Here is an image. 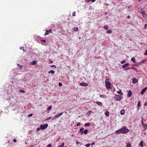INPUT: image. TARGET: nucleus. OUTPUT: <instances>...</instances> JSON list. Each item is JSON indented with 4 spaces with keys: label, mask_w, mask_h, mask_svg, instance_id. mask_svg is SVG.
Here are the masks:
<instances>
[{
    "label": "nucleus",
    "mask_w": 147,
    "mask_h": 147,
    "mask_svg": "<svg viewBox=\"0 0 147 147\" xmlns=\"http://www.w3.org/2000/svg\"><path fill=\"white\" fill-rule=\"evenodd\" d=\"M147 90V87H146L143 88L141 91V95H143L144 94V93L146 91V90Z\"/></svg>",
    "instance_id": "nucleus-6"
},
{
    "label": "nucleus",
    "mask_w": 147,
    "mask_h": 147,
    "mask_svg": "<svg viewBox=\"0 0 147 147\" xmlns=\"http://www.w3.org/2000/svg\"><path fill=\"white\" fill-rule=\"evenodd\" d=\"M129 65V63H126L122 65V67L123 68H125L127 67Z\"/></svg>",
    "instance_id": "nucleus-10"
},
{
    "label": "nucleus",
    "mask_w": 147,
    "mask_h": 147,
    "mask_svg": "<svg viewBox=\"0 0 147 147\" xmlns=\"http://www.w3.org/2000/svg\"><path fill=\"white\" fill-rule=\"evenodd\" d=\"M145 60L144 59L142 60L139 63V65L140 64V63H144V61Z\"/></svg>",
    "instance_id": "nucleus-37"
},
{
    "label": "nucleus",
    "mask_w": 147,
    "mask_h": 147,
    "mask_svg": "<svg viewBox=\"0 0 147 147\" xmlns=\"http://www.w3.org/2000/svg\"><path fill=\"white\" fill-rule=\"evenodd\" d=\"M142 120H143V119H142V125H143V126L144 127L145 129H146L147 128V124H144V125L143 124V122Z\"/></svg>",
    "instance_id": "nucleus-11"
},
{
    "label": "nucleus",
    "mask_w": 147,
    "mask_h": 147,
    "mask_svg": "<svg viewBox=\"0 0 147 147\" xmlns=\"http://www.w3.org/2000/svg\"><path fill=\"white\" fill-rule=\"evenodd\" d=\"M141 13L142 14V16L143 17H144V16L145 14V12L144 11H141Z\"/></svg>",
    "instance_id": "nucleus-18"
},
{
    "label": "nucleus",
    "mask_w": 147,
    "mask_h": 147,
    "mask_svg": "<svg viewBox=\"0 0 147 147\" xmlns=\"http://www.w3.org/2000/svg\"><path fill=\"white\" fill-rule=\"evenodd\" d=\"M50 63H52L53 62V61L51 60V61H50Z\"/></svg>",
    "instance_id": "nucleus-62"
},
{
    "label": "nucleus",
    "mask_w": 147,
    "mask_h": 147,
    "mask_svg": "<svg viewBox=\"0 0 147 147\" xmlns=\"http://www.w3.org/2000/svg\"><path fill=\"white\" fill-rule=\"evenodd\" d=\"M129 129L126 126H124L122 128L117 130L115 131L116 134H126L129 131Z\"/></svg>",
    "instance_id": "nucleus-1"
},
{
    "label": "nucleus",
    "mask_w": 147,
    "mask_h": 147,
    "mask_svg": "<svg viewBox=\"0 0 147 147\" xmlns=\"http://www.w3.org/2000/svg\"><path fill=\"white\" fill-rule=\"evenodd\" d=\"M64 144H65L64 143H63L61 145H62L63 146V147H64Z\"/></svg>",
    "instance_id": "nucleus-56"
},
{
    "label": "nucleus",
    "mask_w": 147,
    "mask_h": 147,
    "mask_svg": "<svg viewBox=\"0 0 147 147\" xmlns=\"http://www.w3.org/2000/svg\"><path fill=\"white\" fill-rule=\"evenodd\" d=\"M65 147H67V146H65Z\"/></svg>",
    "instance_id": "nucleus-64"
},
{
    "label": "nucleus",
    "mask_w": 147,
    "mask_h": 147,
    "mask_svg": "<svg viewBox=\"0 0 147 147\" xmlns=\"http://www.w3.org/2000/svg\"><path fill=\"white\" fill-rule=\"evenodd\" d=\"M40 128L38 127L36 129V131H38L40 130Z\"/></svg>",
    "instance_id": "nucleus-51"
},
{
    "label": "nucleus",
    "mask_w": 147,
    "mask_h": 147,
    "mask_svg": "<svg viewBox=\"0 0 147 147\" xmlns=\"http://www.w3.org/2000/svg\"><path fill=\"white\" fill-rule=\"evenodd\" d=\"M79 85L80 86H87L88 85V84L85 82L80 83L79 84Z\"/></svg>",
    "instance_id": "nucleus-7"
},
{
    "label": "nucleus",
    "mask_w": 147,
    "mask_h": 147,
    "mask_svg": "<svg viewBox=\"0 0 147 147\" xmlns=\"http://www.w3.org/2000/svg\"><path fill=\"white\" fill-rule=\"evenodd\" d=\"M125 61H126L125 60H122L121 62V63L122 64H124L125 63Z\"/></svg>",
    "instance_id": "nucleus-30"
},
{
    "label": "nucleus",
    "mask_w": 147,
    "mask_h": 147,
    "mask_svg": "<svg viewBox=\"0 0 147 147\" xmlns=\"http://www.w3.org/2000/svg\"><path fill=\"white\" fill-rule=\"evenodd\" d=\"M80 125V122L78 123L77 124V126H79Z\"/></svg>",
    "instance_id": "nucleus-43"
},
{
    "label": "nucleus",
    "mask_w": 147,
    "mask_h": 147,
    "mask_svg": "<svg viewBox=\"0 0 147 147\" xmlns=\"http://www.w3.org/2000/svg\"><path fill=\"white\" fill-rule=\"evenodd\" d=\"M94 144H95V143H94V142H93L91 144V145H94Z\"/></svg>",
    "instance_id": "nucleus-57"
},
{
    "label": "nucleus",
    "mask_w": 147,
    "mask_h": 147,
    "mask_svg": "<svg viewBox=\"0 0 147 147\" xmlns=\"http://www.w3.org/2000/svg\"><path fill=\"white\" fill-rule=\"evenodd\" d=\"M84 129V128H80V130L81 131V134H83V130Z\"/></svg>",
    "instance_id": "nucleus-27"
},
{
    "label": "nucleus",
    "mask_w": 147,
    "mask_h": 147,
    "mask_svg": "<svg viewBox=\"0 0 147 147\" xmlns=\"http://www.w3.org/2000/svg\"><path fill=\"white\" fill-rule=\"evenodd\" d=\"M96 0H91V1H92V2H94Z\"/></svg>",
    "instance_id": "nucleus-59"
},
{
    "label": "nucleus",
    "mask_w": 147,
    "mask_h": 147,
    "mask_svg": "<svg viewBox=\"0 0 147 147\" xmlns=\"http://www.w3.org/2000/svg\"><path fill=\"white\" fill-rule=\"evenodd\" d=\"M62 85V84L61 83L59 82V86H61Z\"/></svg>",
    "instance_id": "nucleus-40"
},
{
    "label": "nucleus",
    "mask_w": 147,
    "mask_h": 147,
    "mask_svg": "<svg viewBox=\"0 0 147 147\" xmlns=\"http://www.w3.org/2000/svg\"><path fill=\"white\" fill-rule=\"evenodd\" d=\"M105 115L106 116L108 117L109 115V112L108 111H106L105 113Z\"/></svg>",
    "instance_id": "nucleus-20"
},
{
    "label": "nucleus",
    "mask_w": 147,
    "mask_h": 147,
    "mask_svg": "<svg viewBox=\"0 0 147 147\" xmlns=\"http://www.w3.org/2000/svg\"><path fill=\"white\" fill-rule=\"evenodd\" d=\"M96 103L97 104H98L99 105H101V102H96Z\"/></svg>",
    "instance_id": "nucleus-31"
},
{
    "label": "nucleus",
    "mask_w": 147,
    "mask_h": 147,
    "mask_svg": "<svg viewBox=\"0 0 147 147\" xmlns=\"http://www.w3.org/2000/svg\"><path fill=\"white\" fill-rule=\"evenodd\" d=\"M102 98H106V97L105 96V95H102Z\"/></svg>",
    "instance_id": "nucleus-44"
},
{
    "label": "nucleus",
    "mask_w": 147,
    "mask_h": 147,
    "mask_svg": "<svg viewBox=\"0 0 147 147\" xmlns=\"http://www.w3.org/2000/svg\"><path fill=\"white\" fill-rule=\"evenodd\" d=\"M140 103H141V102L140 101H139L138 102V103L137 104V106L138 107V109H139V108L140 105Z\"/></svg>",
    "instance_id": "nucleus-23"
},
{
    "label": "nucleus",
    "mask_w": 147,
    "mask_h": 147,
    "mask_svg": "<svg viewBox=\"0 0 147 147\" xmlns=\"http://www.w3.org/2000/svg\"><path fill=\"white\" fill-rule=\"evenodd\" d=\"M52 146L51 144H49L47 145V147H51Z\"/></svg>",
    "instance_id": "nucleus-39"
},
{
    "label": "nucleus",
    "mask_w": 147,
    "mask_h": 147,
    "mask_svg": "<svg viewBox=\"0 0 147 147\" xmlns=\"http://www.w3.org/2000/svg\"><path fill=\"white\" fill-rule=\"evenodd\" d=\"M22 50H23V51L24 52V47H22Z\"/></svg>",
    "instance_id": "nucleus-61"
},
{
    "label": "nucleus",
    "mask_w": 147,
    "mask_h": 147,
    "mask_svg": "<svg viewBox=\"0 0 147 147\" xmlns=\"http://www.w3.org/2000/svg\"><path fill=\"white\" fill-rule=\"evenodd\" d=\"M130 69H134L137 72H138V69L136 68L135 67H130Z\"/></svg>",
    "instance_id": "nucleus-15"
},
{
    "label": "nucleus",
    "mask_w": 147,
    "mask_h": 147,
    "mask_svg": "<svg viewBox=\"0 0 147 147\" xmlns=\"http://www.w3.org/2000/svg\"><path fill=\"white\" fill-rule=\"evenodd\" d=\"M50 67H55V68L56 67L55 65H50Z\"/></svg>",
    "instance_id": "nucleus-42"
},
{
    "label": "nucleus",
    "mask_w": 147,
    "mask_h": 147,
    "mask_svg": "<svg viewBox=\"0 0 147 147\" xmlns=\"http://www.w3.org/2000/svg\"><path fill=\"white\" fill-rule=\"evenodd\" d=\"M52 108V106H50L47 109V110H49V111Z\"/></svg>",
    "instance_id": "nucleus-28"
},
{
    "label": "nucleus",
    "mask_w": 147,
    "mask_h": 147,
    "mask_svg": "<svg viewBox=\"0 0 147 147\" xmlns=\"http://www.w3.org/2000/svg\"><path fill=\"white\" fill-rule=\"evenodd\" d=\"M144 55H147V49L145 50V51Z\"/></svg>",
    "instance_id": "nucleus-35"
},
{
    "label": "nucleus",
    "mask_w": 147,
    "mask_h": 147,
    "mask_svg": "<svg viewBox=\"0 0 147 147\" xmlns=\"http://www.w3.org/2000/svg\"><path fill=\"white\" fill-rule=\"evenodd\" d=\"M80 144V142H78V141H76V144Z\"/></svg>",
    "instance_id": "nucleus-55"
},
{
    "label": "nucleus",
    "mask_w": 147,
    "mask_h": 147,
    "mask_svg": "<svg viewBox=\"0 0 147 147\" xmlns=\"http://www.w3.org/2000/svg\"><path fill=\"white\" fill-rule=\"evenodd\" d=\"M112 31L111 30H109L106 31V32L108 34H111L112 32Z\"/></svg>",
    "instance_id": "nucleus-21"
},
{
    "label": "nucleus",
    "mask_w": 147,
    "mask_h": 147,
    "mask_svg": "<svg viewBox=\"0 0 147 147\" xmlns=\"http://www.w3.org/2000/svg\"><path fill=\"white\" fill-rule=\"evenodd\" d=\"M91 1V0H86V2L87 3L90 2Z\"/></svg>",
    "instance_id": "nucleus-46"
},
{
    "label": "nucleus",
    "mask_w": 147,
    "mask_h": 147,
    "mask_svg": "<svg viewBox=\"0 0 147 147\" xmlns=\"http://www.w3.org/2000/svg\"><path fill=\"white\" fill-rule=\"evenodd\" d=\"M20 92H22V93H24L25 92L23 90H20Z\"/></svg>",
    "instance_id": "nucleus-36"
},
{
    "label": "nucleus",
    "mask_w": 147,
    "mask_h": 147,
    "mask_svg": "<svg viewBox=\"0 0 147 147\" xmlns=\"http://www.w3.org/2000/svg\"><path fill=\"white\" fill-rule=\"evenodd\" d=\"M138 82V80L136 78H134L132 79V82L133 84H136Z\"/></svg>",
    "instance_id": "nucleus-9"
},
{
    "label": "nucleus",
    "mask_w": 147,
    "mask_h": 147,
    "mask_svg": "<svg viewBox=\"0 0 147 147\" xmlns=\"http://www.w3.org/2000/svg\"><path fill=\"white\" fill-rule=\"evenodd\" d=\"M13 141L15 142H16V141H17L16 140V139H13Z\"/></svg>",
    "instance_id": "nucleus-54"
},
{
    "label": "nucleus",
    "mask_w": 147,
    "mask_h": 147,
    "mask_svg": "<svg viewBox=\"0 0 147 147\" xmlns=\"http://www.w3.org/2000/svg\"><path fill=\"white\" fill-rule=\"evenodd\" d=\"M130 67H126L124 69V70L126 71L129 69H130Z\"/></svg>",
    "instance_id": "nucleus-32"
},
{
    "label": "nucleus",
    "mask_w": 147,
    "mask_h": 147,
    "mask_svg": "<svg viewBox=\"0 0 147 147\" xmlns=\"http://www.w3.org/2000/svg\"><path fill=\"white\" fill-rule=\"evenodd\" d=\"M117 93L120 94L121 96H122L123 94L121 92V90H120L119 91H118Z\"/></svg>",
    "instance_id": "nucleus-19"
},
{
    "label": "nucleus",
    "mask_w": 147,
    "mask_h": 147,
    "mask_svg": "<svg viewBox=\"0 0 147 147\" xmlns=\"http://www.w3.org/2000/svg\"><path fill=\"white\" fill-rule=\"evenodd\" d=\"M49 74L51 73L52 74H54L55 73V71L53 70H51L50 71L48 72Z\"/></svg>",
    "instance_id": "nucleus-22"
},
{
    "label": "nucleus",
    "mask_w": 147,
    "mask_h": 147,
    "mask_svg": "<svg viewBox=\"0 0 147 147\" xmlns=\"http://www.w3.org/2000/svg\"><path fill=\"white\" fill-rule=\"evenodd\" d=\"M17 65L18 67H20L21 68H22V66L19 64H18Z\"/></svg>",
    "instance_id": "nucleus-45"
},
{
    "label": "nucleus",
    "mask_w": 147,
    "mask_h": 147,
    "mask_svg": "<svg viewBox=\"0 0 147 147\" xmlns=\"http://www.w3.org/2000/svg\"><path fill=\"white\" fill-rule=\"evenodd\" d=\"M126 147H131V144L129 143L127 144Z\"/></svg>",
    "instance_id": "nucleus-33"
},
{
    "label": "nucleus",
    "mask_w": 147,
    "mask_h": 147,
    "mask_svg": "<svg viewBox=\"0 0 147 147\" xmlns=\"http://www.w3.org/2000/svg\"><path fill=\"white\" fill-rule=\"evenodd\" d=\"M48 126V124L47 123H45L43 125H40V128L44 130Z\"/></svg>",
    "instance_id": "nucleus-3"
},
{
    "label": "nucleus",
    "mask_w": 147,
    "mask_h": 147,
    "mask_svg": "<svg viewBox=\"0 0 147 147\" xmlns=\"http://www.w3.org/2000/svg\"><path fill=\"white\" fill-rule=\"evenodd\" d=\"M51 118V117H48V118H47V119H46V120H49V119H50Z\"/></svg>",
    "instance_id": "nucleus-49"
},
{
    "label": "nucleus",
    "mask_w": 147,
    "mask_h": 147,
    "mask_svg": "<svg viewBox=\"0 0 147 147\" xmlns=\"http://www.w3.org/2000/svg\"><path fill=\"white\" fill-rule=\"evenodd\" d=\"M37 63V61H34L31 62V64L32 65H35Z\"/></svg>",
    "instance_id": "nucleus-16"
},
{
    "label": "nucleus",
    "mask_w": 147,
    "mask_h": 147,
    "mask_svg": "<svg viewBox=\"0 0 147 147\" xmlns=\"http://www.w3.org/2000/svg\"><path fill=\"white\" fill-rule=\"evenodd\" d=\"M72 16H76V12H74L73 14H72Z\"/></svg>",
    "instance_id": "nucleus-41"
},
{
    "label": "nucleus",
    "mask_w": 147,
    "mask_h": 147,
    "mask_svg": "<svg viewBox=\"0 0 147 147\" xmlns=\"http://www.w3.org/2000/svg\"><path fill=\"white\" fill-rule=\"evenodd\" d=\"M104 28L106 30H107L108 29V26H104Z\"/></svg>",
    "instance_id": "nucleus-29"
},
{
    "label": "nucleus",
    "mask_w": 147,
    "mask_h": 147,
    "mask_svg": "<svg viewBox=\"0 0 147 147\" xmlns=\"http://www.w3.org/2000/svg\"><path fill=\"white\" fill-rule=\"evenodd\" d=\"M132 95V92L131 90H129L127 94V97L128 98L130 97Z\"/></svg>",
    "instance_id": "nucleus-8"
},
{
    "label": "nucleus",
    "mask_w": 147,
    "mask_h": 147,
    "mask_svg": "<svg viewBox=\"0 0 147 147\" xmlns=\"http://www.w3.org/2000/svg\"><path fill=\"white\" fill-rule=\"evenodd\" d=\"M131 61L132 62H133V63H136V59H135V58H134V57H132L131 58Z\"/></svg>",
    "instance_id": "nucleus-17"
},
{
    "label": "nucleus",
    "mask_w": 147,
    "mask_h": 147,
    "mask_svg": "<svg viewBox=\"0 0 147 147\" xmlns=\"http://www.w3.org/2000/svg\"><path fill=\"white\" fill-rule=\"evenodd\" d=\"M41 41H42L43 42H44V43H45L46 42V40H41Z\"/></svg>",
    "instance_id": "nucleus-48"
},
{
    "label": "nucleus",
    "mask_w": 147,
    "mask_h": 147,
    "mask_svg": "<svg viewBox=\"0 0 147 147\" xmlns=\"http://www.w3.org/2000/svg\"><path fill=\"white\" fill-rule=\"evenodd\" d=\"M57 118L56 117V116H54L53 118H52V119H53V120H54V119H56Z\"/></svg>",
    "instance_id": "nucleus-38"
},
{
    "label": "nucleus",
    "mask_w": 147,
    "mask_h": 147,
    "mask_svg": "<svg viewBox=\"0 0 147 147\" xmlns=\"http://www.w3.org/2000/svg\"><path fill=\"white\" fill-rule=\"evenodd\" d=\"M144 143V142L142 140L141 141V142L139 144L140 145V147H143L144 146L143 145V144Z\"/></svg>",
    "instance_id": "nucleus-12"
},
{
    "label": "nucleus",
    "mask_w": 147,
    "mask_h": 147,
    "mask_svg": "<svg viewBox=\"0 0 147 147\" xmlns=\"http://www.w3.org/2000/svg\"><path fill=\"white\" fill-rule=\"evenodd\" d=\"M45 31L46 32L44 34V36L48 35L49 33H52V31L51 29H50L49 30H46Z\"/></svg>",
    "instance_id": "nucleus-5"
},
{
    "label": "nucleus",
    "mask_w": 147,
    "mask_h": 147,
    "mask_svg": "<svg viewBox=\"0 0 147 147\" xmlns=\"http://www.w3.org/2000/svg\"><path fill=\"white\" fill-rule=\"evenodd\" d=\"M147 24H145V25H144V28L145 29H146V28H147Z\"/></svg>",
    "instance_id": "nucleus-50"
},
{
    "label": "nucleus",
    "mask_w": 147,
    "mask_h": 147,
    "mask_svg": "<svg viewBox=\"0 0 147 147\" xmlns=\"http://www.w3.org/2000/svg\"><path fill=\"white\" fill-rule=\"evenodd\" d=\"M130 18V16H129V15L128 16H127V18L129 19Z\"/></svg>",
    "instance_id": "nucleus-58"
},
{
    "label": "nucleus",
    "mask_w": 147,
    "mask_h": 147,
    "mask_svg": "<svg viewBox=\"0 0 147 147\" xmlns=\"http://www.w3.org/2000/svg\"><path fill=\"white\" fill-rule=\"evenodd\" d=\"M63 112L59 114H57L56 115L57 118H58L61 116L63 114Z\"/></svg>",
    "instance_id": "nucleus-13"
},
{
    "label": "nucleus",
    "mask_w": 147,
    "mask_h": 147,
    "mask_svg": "<svg viewBox=\"0 0 147 147\" xmlns=\"http://www.w3.org/2000/svg\"><path fill=\"white\" fill-rule=\"evenodd\" d=\"M135 65L136 66H137V65Z\"/></svg>",
    "instance_id": "nucleus-63"
},
{
    "label": "nucleus",
    "mask_w": 147,
    "mask_h": 147,
    "mask_svg": "<svg viewBox=\"0 0 147 147\" xmlns=\"http://www.w3.org/2000/svg\"><path fill=\"white\" fill-rule=\"evenodd\" d=\"M125 111L124 109H122L120 113L121 115H123L125 114Z\"/></svg>",
    "instance_id": "nucleus-14"
},
{
    "label": "nucleus",
    "mask_w": 147,
    "mask_h": 147,
    "mask_svg": "<svg viewBox=\"0 0 147 147\" xmlns=\"http://www.w3.org/2000/svg\"><path fill=\"white\" fill-rule=\"evenodd\" d=\"M90 123H85V126L86 127L87 126H89L90 125Z\"/></svg>",
    "instance_id": "nucleus-26"
},
{
    "label": "nucleus",
    "mask_w": 147,
    "mask_h": 147,
    "mask_svg": "<svg viewBox=\"0 0 147 147\" xmlns=\"http://www.w3.org/2000/svg\"><path fill=\"white\" fill-rule=\"evenodd\" d=\"M106 84V88L108 89L110 88V86H111V83L108 81V80H106L105 81Z\"/></svg>",
    "instance_id": "nucleus-2"
},
{
    "label": "nucleus",
    "mask_w": 147,
    "mask_h": 147,
    "mask_svg": "<svg viewBox=\"0 0 147 147\" xmlns=\"http://www.w3.org/2000/svg\"><path fill=\"white\" fill-rule=\"evenodd\" d=\"M144 106H147V102H146L144 104Z\"/></svg>",
    "instance_id": "nucleus-52"
},
{
    "label": "nucleus",
    "mask_w": 147,
    "mask_h": 147,
    "mask_svg": "<svg viewBox=\"0 0 147 147\" xmlns=\"http://www.w3.org/2000/svg\"><path fill=\"white\" fill-rule=\"evenodd\" d=\"M90 144L89 143V144H86L85 145V146L86 147H89L90 146Z\"/></svg>",
    "instance_id": "nucleus-34"
},
{
    "label": "nucleus",
    "mask_w": 147,
    "mask_h": 147,
    "mask_svg": "<svg viewBox=\"0 0 147 147\" xmlns=\"http://www.w3.org/2000/svg\"><path fill=\"white\" fill-rule=\"evenodd\" d=\"M114 98L115 100L117 101H120L121 100V96L119 95H116L115 96Z\"/></svg>",
    "instance_id": "nucleus-4"
},
{
    "label": "nucleus",
    "mask_w": 147,
    "mask_h": 147,
    "mask_svg": "<svg viewBox=\"0 0 147 147\" xmlns=\"http://www.w3.org/2000/svg\"><path fill=\"white\" fill-rule=\"evenodd\" d=\"M74 30L75 31H77L78 30V27H75L74 28Z\"/></svg>",
    "instance_id": "nucleus-25"
},
{
    "label": "nucleus",
    "mask_w": 147,
    "mask_h": 147,
    "mask_svg": "<svg viewBox=\"0 0 147 147\" xmlns=\"http://www.w3.org/2000/svg\"><path fill=\"white\" fill-rule=\"evenodd\" d=\"M32 114H30V115H29L28 116V117H30L32 116Z\"/></svg>",
    "instance_id": "nucleus-53"
},
{
    "label": "nucleus",
    "mask_w": 147,
    "mask_h": 147,
    "mask_svg": "<svg viewBox=\"0 0 147 147\" xmlns=\"http://www.w3.org/2000/svg\"><path fill=\"white\" fill-rule=\"evenodd\" d=\"M88 131V129H85L83 131V133H84L85 134H87Z\"/></svg>",
    "instance_id": "nucleus-24"
},
{
    "label": "nucleus",
    "mask_w": 147,
    "mask_h": 147,
    "mask_svg": "<svg viewBox=\"0 0 147 147\" xmlns=\"http://www.w3.org/2000/svg\"><path fill=\"white\" fill-rule=\"evenodd\" d=\"M58 147H63L61 145H59V146Z\"/></svg>",
    "instance_id": "nucleus-60"
},
{
    "label": "nucleus",
    "mask_w": 147,
    "mask_h": 147,
    "mask_svg": "<svg viewBox=\"0 0 147 147\" xmlns=\"http://www.w3.org/2000/svg\"><path fill=\"white\" fill-rule=\"evenodd\" d=\"M91 113V111H89L88 112L87 114H88V115H89Z\"/></svg>",
    "instance_id": "nucleus-47"
}]
</instances>
